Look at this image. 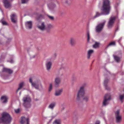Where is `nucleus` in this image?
Returning a JSON list of instances; mask_svg holds the SVG:
<instances>
[{"mask_svg":"<svg viewBox=\"0 0 124 124\" xmlns=\"http://www.w3.org/2000/svg\"><path fill=\"white\" fill-rule=\"evenodd\" d=\"M88 98L87 96H85L83 98V100L85 101H88Z\"/></svg>","mask_w":124,"mask_h":124,"instance_id":"nucleus-33","label":"nucleus"},{"mask_svg":"<svg viewBox=\"0 0 124 124\" xmlns=\"http://www.w3.org/2000/svg\"><path fill=\"white\" fill-rule=\"evenodd\" d=\"M111 99V96L110 94H107L104 96L103 104L104 106H106L108 103V101Z\"/></svg>","mask_w":124,"mask_h":124,"instance_id":"nucleus-7","label":"nucleus"},{"mask_svg":"<svg viewBox=\"0 0 124 124\" xmlns=\"http://www.w3.org/2000/svg\"><path fill=\"white\" fill-rule=\"evenodd\" d=\"M12 118L8 113L4 112L2 114V117L0 118V123L3 122L4 124H9L11 121Z\"/></svg>","mask_w":124,"mask_h":124,"instance_id":"nucleus-2","label":"nucleus"},{"mask_svg":"<svg viewBox=\"0 0 124 124\" xmlns=\"http://www.w3.org/2000/svg\"><path fill=\"white\" fill-rule=\"evenodd\" d=\"M87 41L88 42H89V41L90 39V35L89 34V32H87Z\"/></svg>","mask_w":124,"mask_h":124,"instance_id":"nucleus-32","label":"nucleus"},{"mask_svg":"<svg viewBox=\"0 0 124 124\" xmlns=\"http://www.w3.org/2000/svg\"><path fill=\"white\" fill-rule=\"evenodd\" d=\"M29 81L31 84L32 86L34 87L37 89H39V86L41 88H43V86L40 81L39 80H38L34 82H33L32 79L30 78H29Z\"/></svg>","mask_w":124,"mask_h":124,"instance_id":"nucleus-5","label":"nucleus"},{"mask_svg":"<svg viewBox=\"0 0 124 124\" xmlns=\"http://www.w3.org/2000/svg\"><path fill=\"white\" fill-rule=\"evenodd\" d=\"M2 59V57H1V58H0V62H1V59Z\"/></svg>","mask_w":124,"mask_h":124,"instance_id":"nucleus-42","label":"nucleus"},{"mask_svg":"<svg viewBox=\"0 0 124 124\" xmlns=\"http://www.w3.org/2000/svg\"><path fill=\"white\" fill-rule=\"evenodd\" d=\"M108 81V80L107 79H105L104 82V85L105 87V88L107 90H109L110 88L107 86V83Z\"/></svg>","mask_w":124,"mask_h":124,"instance_id":"nucleus-25","label":"nucleus"},{"mask_svg":"<svg viewBox=\"0 0 124 124\" xmlns=\"http://www.w3.org/2000/svg\"><path fill=\"white\" fill-rule=\"evenodd\" d=\"M48 27L49 28H51L53 27V26L51 24H49L48 25Z\"/></svg>","mask_w":124,"mask_h":124,"instance_id":"nucleus-38","label":"nucleus"},{"mask_svg":"<svg viewBox=\"0 0 124 124\" xmlns=\"http://www.w3.org/2000/svg\"><path fill=\"white\" fill-rule=\"evenodd\" d=\"M75 42L74 39L73 38H71L70 39V44L71 46H74L75 44Z\"/></svg>","mask_w":124,"mask_h":124,"instance_id":"nucleus-23","label":"nucleus"},{"mask_svg":"<svg viewBox=\"0 0 124 124\" xmlns=\"http://www.w3.org/2000/svg\"><path fill=\"white\" fill-rule=\"evenodd\" d=\"M56 103L55 102H53L50 103L48 106V108L51 110H53L55 106Z\"/></svg>","mask_w":124,"mask_h":124,"instance_id":"nucleus-20","label":"nucleus"},{"mask_svg":"<svg viewBox=\"0 0 124 124\" xmlns=\"http://www.w3.org/2000/svg\"><path fill=\"white\" fill-rule=\"evenodd\" d=\"M65 2V3L67 4H68L69 0H66Z\"/></svg>","mask_w":124,"mask_h":124,"instance_id":"nucleus-40","label":"nucleus"},{"mask_svg":"<svg viewBox=\"0 0 124 124\" xmlns=\"http://www.w3.org/2000/svg\"><path fill=\"white\" fill-rule=\"evenodd\" d=\"M63 91V89H61L55 91V95L56 96H58L60 95Z\"/></svg>","mask_w":124,"mask_h":124,"instance_id":"nucleus-21","label":"nucleus"},{"mask_svg":"<svg viewBox=\"0 0 124 124\" xmlns=\"http://www.w3.org/2000/svg\"><path fill=\"white\" fill-rule=\"evenodd\" d=\"M12 22L14 23H16L17 22V17L16 14L14 13L10 16Z\"/></svg>","mask_w":124,"mask_h":124,"instance_id":"nucleus-11","label":"nucleus"},{"mask_svg":"<svg viewBox=\"0 0 124 124\" xmlns=\"http://www.w3.org/2000/svg\"><path fill=\"white\" fill-rule=\"evenodd\" d=\"M116 17L115 16L111 17L108 22V27L109 29L111 28L113 26Z\"/></svg>","mask_w":124,"mask_h":124,"instance_id":"nucleus-9","label":"nucleus"},{"mask_svg":"<svg viewBox=\"0 0 124 124\" xmlns=\"http://www.w3.org/2000/svg\"><path fill=\"white\" fill-rule=\"evenodd\" d=\"M22 3H27L28 1V0H21Z\"/></svg>","mask_w":124,"mask_h":124,"instance_id":"nucleus-34","label":"nucleus"},{"mask_svg":"<svg viewBox=\"0 0 124 124\" xmlns=\"http://www.w3.org/2000/svg\"><path fill=\"white\" fill-rule=\"evenodd\" d=\"M25 85V83L24 82H21L19 84V87L17 89L16 92H17L18 90H20Z\"/></svg>","mask_w":124,"mask_h":124,"instance_id":"nucleus-22","label":"nucleus"},{"mask_svg":"<svg viewBox=\"0 0 124 124\" xmlns=\"http://www.w3.org/2000/svg\"><path fill=\"white\" fill-rule=\"evenodd\" d=\"M29 119L28 118H26L25 117H22L21 118L20 123L21 124H24L25 123H27V124H29Z\"/></svg>","mask_w":124,"mask_h":124,"instance_id":"nucleus-15","label":"nucleus"},{"mask_svg":"<svg viewBox=\"0 0 124 124\" xmlns=\"http://www.w3.org/2000/svg\"><path fill=\"white\" fill-rule=\"evenodd\" d=\"M99 43L96 42L95 44L93 45V47L94 48H98L99 46Z\"/></svg>","mask_w":124,"mask_h":124,"instance_id":"nucleus-28","label":"nucleus"},{"mask_svg":"<svg viewBox=\"0 0 124 124\" xmlns=\"http://www.w3.org/2000/svg\"><path fill=\"white\" fill-rule=\"evenodd\" d=\"M1 23H2V24L3 25H6L7 24V23L5 21H1Z\"/></svg>","mask_w":124,"mask_h":124,"instance_id":"nucleus-36","label":"nucleus"},{"mask_svg":"<svg viewBox=\"0 0 124 124\" xmlns=\"http://www.w3.org/2000/svg\"><path fill=\"white\" fill-rule=\"evenodd\" d=\"M116 121L117 123H120L121 120V116L120 114L119 110H117L115 112Z\"/></svg>","mask_w":124,"mask_h":124,"instance_id":"nucleus-8","label":"nucleus"},{"mask_svg":"<svg viewBox=\"0 0 124 124\" xmlns=\"http://www.w3.org/2000/svg\"><path fill=\"white\" fill-rule=\"evenodd\" d=\"M23 105L26 108H30L31 106V101L30 97L27 96L24 97L23 99Z\"/></svg>","mask_w":124,"mask_h":124,"instance_id":"nucleus-3","label":"nucleus"},{"mask_svg":"<svg viewBox=\"0 0 124 124\" xmlns=\"http://www.w3.org/2000/svg\"><path fill=\"white\" fill-rule=\"evenodd\" d=\"M121 39H119V41L120 40H121Z\"/></svg>","mask_w":124,"mask_h":124,"instance_id":"nucleus-46","label":"nucleus"},{"mask_svg":"<svg viewBox=\"0 0 124 124\" xmlns=\"http://www.w3.org/2000/svg\"><path fill=\"white\" fill-rule=\"evenodd\" d=\"M3 68L2 72H6L9 74H11L13 72V71L10 69L4 68L3 67Z\"/></svg>","mask_w":124,"mask_h":124,"instance_id":"nucleus-19","label":"nucleus"},{"mask_svg":"<svg viewBox=\"0 0 124 124\" xmlns=\"http://www.w3.org/2000/svg\"><path fill=\"white\" fill-rule=\"evenodd\" d=\"M86 85V84L84 83L80 87L77 94V100H79L80 97H83L84 95L85 94V87Z\"/></svg>","mask_w":124,"mask_h":124,"instance_id":"nucleus-4","label":"nucleus"},{"mask_svg":"<svg viewBox=\"0 0 124 124\" xmlns=\"http://www.w3.org/2000/svg\"><path fill=\"white\" fill-rule=\"evenodd\" d=\"M26 28L28 29H31L32 28V22L31 21H28L25 23Z\"/></svg>","mask_w":124,"mask_h":124,"instance_id":"nucleus-16","label":"nucleus"},{"mask_svg":"<svg viewBox=\"0 0 124 124\" xmlns=\"http://www.w3.org/2000/svg\"><path fill=\"white\" fill-rule=\"evenodd\" d=\"M114 59L117 62H118L120 61V58L114 54L113 55Z\"/></svg>","mask_w":124,"mask_h":124,"instance_id":"nucleus-27","label":"nucleus"},{"mask_svg":"<svg viewBox=\"0 0 124 124\" xmlns=\"http://www.w3.org/2000/svg\"><path fill=\"white\" fill-rule=\"evenodd\" d=\"M53 124H61V120L60 119L55 120L53 122Z\"/></svg>","mask_w":124,"mask_h":124,"instance_id":"nucleus-26","label":"nucleus"},{"mask_svg":"<svg viewBox=\"0 0 124 124\" xmlns=\"http://www.w3.org/2000/svg\"><path fill=\"white\" fill-rule=\"evenodd\" d=\"M21 93V92H20V94Z\"/></svg>","mask_w":124,"mask_h":124,"instance_id":"nucleus-47","label":"nucleus"},{"mask_svg":"<svg viewBox=\"0 0 124 124\" xmlns=\"http://www.w3.org/2000/svg\"><path fill=\"white\" fill-rule=\"evenodd\" d=\"M9 62L11 63H12L14 61L13 60H11Z\"/></svg>","mask_w":124,"mask_h":124,"instance_id":"nucleus-41","label":"nucleus"},{"mask_svg":"<svg viewBox=\"0 0 124 124\" xmlns=\"http://www.w3.org/2000/svg\"><path fill=\"white\" fill-rule=\"evenodd\" d=\"M48 7L49 9L51 12H53L56 10V6L55 4L50 3L48 5Z\"/></svg>","mask_w":124,"mask_h":124,"instance_id":"nucleus-10","label":"nucleus"},{"mask_svg":"<svg viewBox=\"0 0 124 124\" xmlns=\"http://www.w3.org/2000/svg\"><path fill=\"white\" fill-rule=\"evenodd\" d=\"M3 2L5 7L6 8H8L11 6L8 0H3Z\"/></svg>","mask_w":124,"mask_h":124,"instance_id":"nucleus-17","label":"nucleus"},{"mask_svg":"<svg viewBox=\"0 0 124 124\" xmlns=\"http://www.w3.org/2000/svg\"><path fill=\"white\" fill-rule=\"evenodd\" d=\"M110 9V1L109 0H104L102 8L101 9L102 12L100 13L98 12H96V15L92 17V19H94L102 15H106L108 14Z\"/></svg>","mask_w":124,"mask_h":124,"instance_id":"nucleus-1","label":"nucleus"},{"mask_svg":"<svg viewBox=\"0 0 124 124\" xmlns=\"http://www.w3.org/2000/svg\"><path fill=\"white\" fill-rule=\"evenodd\" d=\"M124 98V94L120 95V99L122 102H123V100Z\"/></svg>","mask_w":124,"mask_h":124,"instance_id":"nucleus-31","label":"nucleus"},{"mask_svg":"<svg viewBox=\"0 0 124 124\" xmlns=\"http://www.w3.org/2000/svg\"><path fill=\"white\" fill-rule=\"evenodd\" d=\"M54 86L56 87H58L59 86V84L61 82V79L59 77L56 78L54 79Z\"/></svg>","mask_w":124,"mask_h":124,"instance_id":"nucleus-14","label":"nucleus"},{"mask_svg":"<svg viewBox=\"0 0 124 124\" xmlns=\"http://www.w3.org/2000/svg\"><path fill=\"white\" fill-rule=\"evenodd\" d=\"M8 40L9 41H10L11 40V39H8Z\"/></svg>","mask_w":124,"mask_h":124,"instance_id":"nucleus-43","label":"nucleus"},{"mask_svg":"<svg viewBox=\"0 0 124 124\" xmlns=\"http://www.w3.org/2000/svg\"><path fill=\"white\" fill-rule=\"evenodd\" d=\"M38 27L39 29L42 31H44L46 29V26L44 22L41 23L38 25Z\"/></svg>","mask_w":124,"mask_h":124,"instance_id":"nucleus-13","label":"nucleus"},{"mask_svg":"<svg viewBox=\"0 0 124 124\" xmlns=\"http://www.w3.org/2000/svg\"><path fill=\"white\" fill-rule=\"evenodd\" d=\"M35 56V55H34L33 56V57H32V58H34Z\"/></svg>","mask_w":124,"mask_h":124,"instance_id":"nucleus-44","label":"nucleus"},{"mask_svg":"<svg viewBox=\"0 0 124 124\" xmlns=\"http://www.w3.org/2000/svg\"><path fill=\"white\" fill-rule=\"evenodd\" d=\"M116 45L115 42H110L108 46L107 47H108L109 46L112 45Z\"/></svg>","mask_w":124,"mask_h":124,"instance_id":"nucleus-30","label":"nucleus"},{"mask_svg":"<svg viewBox=\"0 0 124 124\" xmlns=\"http://www.w3.org/2000/svg\"><path fill=\"white\" fill-rule=\"evenodd\" d=\"M93 50H90L88 51L87 53V58L89 59L91 55L93 53Z\"/></svg>","mask_w":124,"mask_h":124,"instance_id":"nucleus-24","label":"nucleus"},{"mask_svg":"<svg viewBox=\"0 0 124 124\" xmlns=\"http://www.w3.org/2000/svg\"><path fill=\"white\" fill-rule=\"evenodd\" d=\"M95 124H100V122L99 121H96Z\"/></svg>","mask_w":124,"mask_h":124,"instance_id":"nucleus-39","label":"nucleus"},{"mask_svg":"<svg viewBox=\"0 0 124 124\" xmlns=\"http://www.w3.org/2000/svg\"><path fill=\"white\" fill-rule=\"evenodd\" d=\"M48 16L49 17V18L51 20H54V18L53 16Z\"/></svg>","mask_w":124,"mask_h":124,"instance_id":"nucleus-35","label":"nucleus"},{"mask_svg":"<svg viewBox=\"0 0 124 124\" xmlns=\"http://www.w3.org/2000/svg\"><path fill=\"white\" fill-rule=\"evenodd\" d=\"M106 22V20H103L101 23L97 25L96 27V31L97 32H99L102 30Z\"/></svg>","mask_w":124,"mask_h":124,"instance_id":"nucleus-6","label":"nucleus"},{"mask_svg":"<svg viewBox=\"0 0 124 124\" xmlns=\"http://www.w3.org/2000/svg\"><path fill=\"white\" fill-rule=\"evenodd\" d=\"M64 109V108H63V109Z\"/></svg>","mask_w":124,"mask_h":124,"instance_id":"nucleus-48","label":"nucleus"},{"mask_svg":"<svg viewBox=\"0 0 124 124\" xmlns=\"http://www.w3.org/2000/svg\"><path fill=\"white\" fill-rule=\"evenodd\" d=\"M45 65L46 70L48 71H50L52 65V62L50 61H47L46 62Z\"/></svg>","mask_w":124,"mask_h":124,"instance_id":"nucleus-12","label":"nucleus"},{"mask_svg":"<svg viewBox=\"0 0 124 124\" xmlns=\"http://www.w3.org/2000/svg\"><path fill=\"white\" fill-rule=\"evenodd\" d=\"M15 111L16 113H18L20 112V109L19 108L15 109Z\"/></svg>","mask_w":124,"mask_h":124,"instance_id":"nucleus-37","label":"nucleus"},{"mask_svg":"<svg viewBox=\"0 0 124 124\" xmlns=\"http://www.w3.org/2000/svg\"><path fill=\"white\" fill-rule=\"evenodd\" d=\"M1 41H0V44H1Z\"/></svg>","mask_w":124,"mask_h":124,"instance_id":"nucleus-45","label":"nucleus"},{"mask_svg":"<svg viewBox=\"0 0 124 124\" xmlns=\"http://www.w3.org/2000/svg\"><path fill=\"white\" fill-rule=\"evenodd\" d=\"M8 99V97L6 96H2L1 98V101L3 103H7V102Z\"/></svg>","mask_w":124,"mask_h":124,"instance_id":"nucleus-18","label":"nucleus"},{"mask_svg":"<svg viewBox=\"0 0 124 124\" xmlns=\"http://www.w3.org/2000/svg\"><path fill=\"white\" fill-rule=\"evenodd\" d=\"M53 87V85L51 83L49 84V87L48 91L49 92H50L52 90Z\"/></svg>","mask_w":124,"mask_h":124,"instance_id":"nucleus-29","label":"nucleus"}]
</instances>
